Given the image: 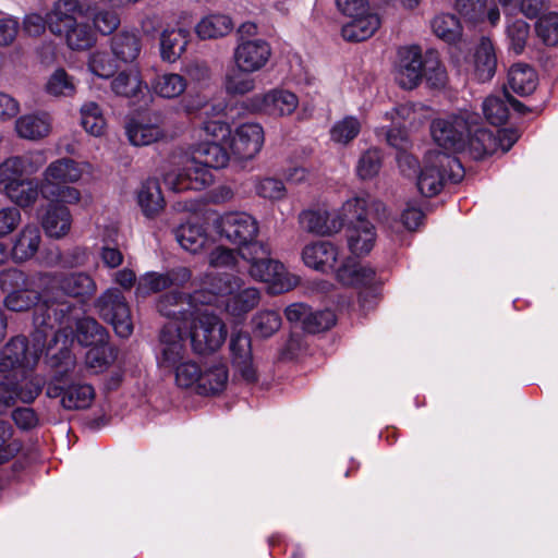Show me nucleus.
Wrapping results in <instances>:
<instances>
[{
  "mask_svg": "<svg viewBox=\"0 0 558 558\" xmlns=\"http://www.w3.org/2000/svg\"><path fill=\"white\" fill-rule=\"evenodd\" d=\"M430 133L448 155L465 150L472 158L482 159L496 148L493 133L483 126L477 113L469 110L435 119Z\"/></svg>",
  "mask_w": 558,
  "mask_h": 558,
  "instance_id": "nucleus-1",
  "label": "nucleus"
},
{
  "mask_svg": "<svg viewBox=\"0 0 558 558\" xmlns=\"http://www.w3.org/2000/svg\"><path fill=\"white\" fill-rule=\"evenodd\" d=\"M192 157L183 169H172L165 173L163 182L169 190L182 192L202 190L213 182L210 168H225L230 160V149L216 142H198L192 145Z\"/></svg>",
  "mask_w": 558,
  "mask_h": 558,
  "instance_id": "nucleus-2",
  "label": "nucleus"
},
{
  "mask_svg": "<svg viewBox=\"0 0 558 558\" xmlns=\"http://www.w3.org/2000/svg\"><path fill=\"white\" fill-rule=\"evenodd\" d=\"M51 279L45 272L33 275L11 268L1 272L0 287L5 296L3 306L11 312H27L41 303L48 312H52L51 300L47 283Z\"/></svg>",
  "mask_w": 558,
  "mask_h": 558,
  "instance_id": "nucleus-3",
  "label": "nucleus"
},
{
  "mask_svg": "<svg viewBox=\"0 0 558 558\" xmlns=\"http://www.w3.org/2000/svg\"><path fill=\"white\" fill-rule=\"evenodd\" d=\"M88 168V163L69 157L51 161L41 173L40 195L48 202L80 203L81 192L71 184L78 182Z\"/></svg>",
  "mask_w": 558,
  "mask_h": 558,
  "instance_id": "nucleus-4",
  "label": "nucleus"
},
{
  "mask_svg": "<svg viewBox=\"0 0 558 558\" xmlns=\"http://www.w3.org/2000/svg\"><path fill=\"white\" fill-rule=\"evenodd\" d=\"M267 243H255L241 253L247 263V272L255 281L267 284L270 294H281L291 291L300 283V277L290 272L278 259H274Z\"/></svg>",
  "mask_w": 558,
  "mask_h": 558,
  "instance_id": "nucleus-5",
  "label": "nucleus"
},
{
  "mask_svg": "<svg viewBox=\"0 0 558 558\" xmlns=\"http://www.w3.org/2000/svg\"><path fill=\"white\" fill-rule=\"evenodd\" d=\"M210 292L223 298V307L230 316L242 318L260 302L258 288L247 284L235 275L216 276L209 282Z\"/></svg>",
  "mask_w": 558,
  "mask_h": 558,
  "instance_id": "nucleus-6",
  "label": "nucleus"
},
{
  "mask_svg": "<svg viewBox=\"0 0 558 558\" xmlns=\"http://www.w3.org/2000/svg\"><path fill=\"white\" fill-rule=\"evenodd\" d=\"M51 279L47 283L53 316H64L68 313L80 312L81 308L65 300L66 296L85 298L92 296L97 289L94 279L85 272L52 274L45 272Z\"/></svg>",
  "mask_w": 558,
  "mask_h": 558,
  "instance_id": "nucleus-7",
  "label": "nucleus"
},
{
  "mask_svg": "<svg viewBox=\"0 0 558 558\" xmlns=\"http://www.w3.org/2000/svg\"><path fill=\"white\" fill-rule=\"evenodd\" d=\"M34 337L33 344L24 337H15L3 347L0 351V379L17 378L35 367L45 345L46 329L38 330Z\"/></svg>",
  "mask_w": 558,
  "mask_h": 558,
  "instance_id": "nucleus-8",
  "label": "nucleus"
},
{
  "mask_svg": "<svg viewBox=\"0 0 558 558\" xmlns=\"http://www.w3.org/2000/svg\"><path fill=\"white\" fill-rule=\"evenodd\" d=\"M78 9L76 0H58L48 14V26L58 35H64L73 50H85L95 43L94 33L83 24H77L74 14Z\"/></svg>",
  "mask_w": 558,
  "mask_h": 558,
  "instance_id": "nucleus-9",
  "label": "nucleus"
},
{
  "mask_svg": "<svg viewBox=\"0 0 558 558\" xmlns=\"http://www.w3.org/2000/svg\"><path fill=\"white\" fill-rule=\"evenodd\" d=\"M463 177L459 160L446 153L428 151L417 177V189L427 197L438 194L446 178L458 182Z\"/></svg>",
  "mask_w": 558,
  "mask_h": 558,
  "instance_id": "nucleus-10",
  "label": "nucleus"
},
{
  "mask_svg": "<svg viewBox=\"0 0 558 558\" xmlns=\"http://www.w3.org/2000/svg\"><path fill=\"white\" fill-rule=\"evenodd\" d=\"M54 320L60 325H64L62 330L54 333V341L58 343L63 338L60 351L63 356L69 360L68 364H73L70 356L68 347L73 341L70 338L73 333V326L76 328V339L82 345H96L105 341L106 335L102 327L90 317H80V312L68 313L64 316H57Z\"/></svg>",
  "mask_w": 558,
  "mask_h": 558,
  "instance_id": "nucleus-11",
  "label": "nucleus"
},
{
  "mask_svg": "<svg viewBox=\"0 0 558 558\" xmlns=\"http://www.w3.org/2000/svg\"><path fill=\"white\" fill-rule=\"evenodd\" d=\"M189 317L190 339L195 352H214L221 347L227 337V329L218 316L195 310Z\"/></svg>",
  "mask_w": 558,
  "mask_h": 558,
  "instance_id": "nucleus-12",
  "label": "nucleus"
},
{
  "mask_svg": "<svg viewBox=\"0 0 558 558\" xmlns=\"http://www.w3.org/2000/svg\"><path fill=\"white\" fill-rule=\"evenodd\" d=\"M217 229L221 236L238 245L242 251L255 243L258 234L257 220L246 213H227L217 220Z\"/></svg>",
  "mask_w": 558,
  "mask_h": 558,
  "instance_id": "nucleus-13",
  "label": "nucleus"
},
{
  "mask_svg": "<svg viewBox=\"0 0 558 558\" xmlns=\"http://www.w3.org/2000/svg\"><path fill=\"white\" fill-rule=\"evenodd\" d=\"M298 107L299 97L293 92L281 87L271 88L247 99V108L252 112L271 118L289 117Z\"/></svg>",
  "mask_w": 558,
  "mask_h": 558,
  "instance_id": "nucleus-14",
  "label": "nucleus"
},
{
  "mask_svg": "<svg viewBox=\"0 0 558 558\" xmlns=\"http://www.w3.org/2000/svg\"><path fill=\"white\" fill-rule=\"evenodd\" d=\"M101 317L109 322L116 333L128 338L133 331L131 313L123 294L118 289H108L97 300Z\"/></svg>",
  "mask_w": 558,
  "mask_h": 558,
  "instance_id": "nucleus-15",
  "label": "nucleus"
},
{
  "mask_svg": "<svg viewBox=\"0 0 558 558\" xmlns=\"http://www.w3.org/2000/svg\"><path fill=\"white\" fill-rule=\"evenodd\" d=\"M48 398H60V405L68 411L85 410L95 399V390L88 384H66L62 378L54 377L46 388Z\"/></svg>",
  "mask_w": 558,
  "mask_h": 558,
  "instance_id": "nucleus-16",
  "label": "nucleus"
},
{
  "mask_svg": "<svg viewBox=\"0 0 558 558\" xmlns=\"http://www.w3.org/2000/svg\"><path fill=\"white\" fill-rule=\"evenodd\" d=\"M43 384L41 378L28 372L19 375L17 378L0 379V413L16 401L33 402L39 396Z\"/></svg>",
  "mask_w": 558,
  "mask_h": 558,
  "instance_id": "nucleus-17",
  "label": "nucleus"
},
{
  "mask_svg": "<svg viewBox=\"0 0 558 558\" xmlns=\"http://www.w3.org/2000/svg\"><path fill=\"white\" fill-rule=\"evenodd\" d=\"M47 157L44 150H33L21 156H11L0 163V192L9 185L32 175L46 163Z\"/></svg>",
  "mask_w": 558,
  "mask_h": 558,
  "instance_id": "nucleus-18",
  "label": "nucleus"
},
{
  "mask_svg": "<svg viewBox=\"0 0 558 558\" xmlns=\"http://www.w3.org/2000/svg\"><path fill=\"white\" fill-rule=\"evenodd\" d=\"M264 141L263 126L259 123L245 122L231 132L228 148L234 158L248 160L260 151Z\"/></svg>",
  "mask_w": 558,
  "mask_h": 558,
  "instance_id": "nucleus-19",
  "label": "nucleus"
},
{
  "mask_svg": "<svg viewBox=\"0 0 558 558\" xmlns=\"http://www.w3.org/2000/svg\"><path fill=\"white\" fill-rule=\"evenodd\" d=\"M191 278L192 272L186 267H177L167 272L148 271L137 280L135 292L138 298H146L172 287L181 288Z\"/></svg>",
  "mask_w": 558,
  "mask_h": 558,
  "instance_id": "nucleus-20",
  "label": "nucleus"
},
{
  "mask_svg": "<svg viewBox=\"0 0 558 558\" xmlns=\"http://www.w3.org/2000/svg\"><path fill=\"white\" fill-rule=\"evenodd\" d=\"M271 48L260 38L240 39L234 52L235 66L241 72H257L269 61Z\"/></svg>",
  "mask_w": 558,
  "mask_h": 558,
  "instance_id": "nucleus-21",
  "label": "nucleus"
},
{
  "mask_svg": "<svg viewBox=\"0 0 558 558\" xmlns=\"http://www.w3.org/2000/svg\"><path fill=\"white\" fill-rule=\"evenodd\" d=\"M186 354L181 327L174 322L167 324L160 333V349L157 362L160 367L175 368L185 362Z\"/></svg>",
  "mask_w": 558,
  "mask_h": 558,
  "instance_id": "nucleus-22",
  "label": "nucleus"
},
{
  "mask_svg": "<svg viewBox=\"0 0 558 558\" xmlns=\"http://www.w3.org/2000/svg\"><path fill=\"white\" fill-rule=\"evenodd\" d=\"M301 258L308 268L328 274L340 263V248L330 241H314L302 248Z\"/></svg>",
  "mask_w": 558,
  "mask_h": 558,
  "instance_id": "nucleus-23",
  "label": "nucleus"
},
{
  "mask_svg": "<svg viewBox=\"0 0 558 558\" xmlns=\"http://www.w3.org/2000/svg\"><path fill=\"white\" fill-rule=\"evenodd\" d=\"M398 56L396 78L402 88L412 89L423 78L424 56L417 46L403 47Z\"/></svg>",
  "mask_w": 558,
  "mask_h": 558,
  "instance_id": "nucleus-24",
  "label": "nucleus"
},
{
  "mask_svg": "<svg viewBox=\"0 0 558 558\" xmlns=\"http://www.w3.org/2000/svg\"><path fill=\"white\" fill-rule=\"evenodd\" d=\"M300 223L307 232L329 236L342 229L343 218L337 209L316 208L302 211Z\"/></svg>",
  "mask_w": 558,
  "mask_h": 558,
  "instance_id": "nucleus-25",
  "label": "nucleus"
},
{
  "mask_svg": "<svg viewBox=\"0 0 558 558\" xmlns=\"http://www.w3.org/2000/svg\"><path fill=\"white\" fill-rule=\"evenodd\" d=\"M231 360L235 372L247 383L257 379L253 363L252 341L246 332H234L230 339Z\"/></svg>",
  "mask_w": 558,
  "mask_h": 558,
  "instance_id": "nucleus-26",
  "label": "nucleus"
},
{
  "mask_svg": "<svg viewBox=\"0 0 558 558\" xmlns=\"http://www.w3.org/2000/svg\"><path fill=\"white\" fill-rule=\"evenodd\" d=\"M345 238L350 252L355 256H363L373 250L377 233L372 222L367 219H359L347 226Z\"/></svg>",
  "mask_w": 558,
  "mask_h": 558,
  "instance_id": "nucleus-27",
  "label": "nucleus"
},
{
  "mask_svg": "<svg viewBox=\"0 0 558 558\" xmlns=\"http://www.w3.org/2000/svg\"><path fill=\"white\" fill-rule=\"evenodd\" d=\"M135 197L141 213L147 219L158 217L166 207V201L159 181L155 178L144 180L137 187Z\"/></svg>",
  "mask_w": 558,
  "mask_h": 558,
  "instance_id": "nucleus-28",
  "label": "nucleus"
},
{
  "mask_svg": "<svg viewBox=\"0 0 558 558\" xmlns=\"http://www.w3.org/2000/svg\"><path fill=\"white\" fill-rule=\"evenodd\" d=\"M41 226L49 238L65 236L72 226V215L63 202H49L41 217Z\"/></svg>",
  "mask_w": 558,
  "mask_h": 558,
  "instance_id": "nucleus-29",
  "label": "nucleus"
},
{
  "mask_svg": "<svg viewBox=\"0 0 558 558\" xmlns=\"http://www.w3.org/2000/svg\"><path fill=\"white\" fill-rule=\"evenodd\" d=\"M52 130V119L47 112H32L21 116L15 121L16 134L27 141L47 137Z\"/></svg>",
  "mask_w": 558,
  "mask_h": 558,
  "instance_id": "nucleus-30",
  "label": "nucleus"
},
{
  "mask_svg": "<svg viewBox=\"0 0 558 558\" xmlns=\"http://www.w3.org/2000/svg\"><path fill=\"white\" fill-rule=\"evenodd\" d=\"M196 300H198V293L194 295H183L178 291H172L163 294L158 300L157 310L161 315L179 324L178 320H186L190 313L196 310L192 304Z\"/></svg>",
  "mask_w": 558,
  "mask_h": 558,
  "instance_id": "nucleus-31",
  "label": "nucleus"
},
{
  "mask_svg": "<svg viewBox=\"0 0 558 558\" xmlns=\"http://www.w3.org/2000/svg\"><path fill=\"white\" fill-rule=\"evenodd\" d=\"M368 210L373 211L381 221L386 214V206L380 201L371 199L368 195L364 194L347 199L338 211L343 218V223L347 222L348 226L351 221L366 219L365 215Z\"/></svg>",
  "mask_w": 558,
  "mask_h": 558,
  "instance_id": "nucleus-32",
  "label": "nucleus"
},
{
  "mask_svg": "<svg viewBox=\"0 0 558 558\" xmlns=\"http://www.w3.org/2000/svg\"><path fill=\"white\" fill-rule=\"evenodd\" d=\"M228 378V368L222 361H208L203 365L197 392L199 395L218 393L226 388Z\"/></svg>",
  "mask_w": 558,
  "mask_h": 558,
  "instance_id": "nucleus-33",
  "label": "nucleus"
},
{
  "mask_svg": "<svg viewBox=\"0 0 558 558\" xmlns=\"http://www.w3.org/2000/svg\"><path fill=\"white\" fill-rule=\"evenodd\" d=\"M41 243L39 228L34 225H26L16 234L12 245V256L16 262L31 259L38 251Z\"/></svg>",
  "mask_w": 558,
  "mask_h": 558,
  "instance_id": "nucleus-34",
  "label": "nucleus"
},
{
  "mask_svg": "<svg viewBox=\"0 0 558 558\" xmlns=\"http://www.w3.org/2000/svg\"><path fill=\"white\" fill-rule=\"evenodd\" d=\"M352 21L342 26L341 35L348 41H362L372 37L380 25L377 14L366 11L360 16H351Z\"/></svg>",
  "mask_w": 558,
  "mask_h": 558,
  "instance_id": "nucleus-35",
  "label": "nucleus"
},
{
  "mask_svg": "<svg viewBox=\"0 0 558 558\" xmlns=\"http://www.w3.org/2000/svg\"><path fill=\"white\" fill-rule=\"evenodd\" d=\"M189 44V32L184 28H165L159 38L160 57L173 63L185 51Z\"/></svg>",
  "mask_w": 558,
  "mask_h": 558,
  "instance_id": "nucleus-36",
  "label": "nucleus"
},
{
  "mask_svg": "<svg viewBox=\"0 0 558 558\" xmlns=\"http://www.w3.org/2000/svg\"><path fill=\"white\" fill-rule=\"evenodd\" d=\"M125 133L134 146H147L165 136L160 125L146 119H133L125 125Z\"/></svg>",
  "mask_w": 558,
  "mask_h": 558,
  "instance_id": "nucleus-37",
  "label": "nucleus"
},
{
  "mask_svg": "<svg viewBox=\"0 0 558 558\" xmlns=\"http://www.w3.org/2000/svg\"><path fill=\"white\" fill-rule=\"evenodd\" d=\"M497 68L494 46L488 38H482L473 56V74L480 82L490 80Z\"/></svg>",
  "mask_w": 558,
  "mask_h": 558,
  "instance_id": "nucleus-38",
  "label": "nucleus"
},
{
  "mask_svg": "<svg viewBox=\"0 0 558 558\" xmlns=\"http://www.w3.org/2000/svg\"><path fill=\"white\" fill-rule=\"evenodd\" d=\"M332 272H335L336 279L343 286L364 284L374 278L373 269L361 265L350 257L342 259Z\"/></svg>",
  "mask_w": 558,
  "mask_h": 558,
  "instance_id": "nucleus-39",
  "label": "nucleus"
},
{
  "mask_svg": "<svg viewBox=\"0 0 558 558\" xmlns=\"http://www.w3.org/2000/svg\"><path fill=\"white\" fill-rule=\"evenodd\" d=\"M234 23L229 15L209 14L203 17L195 26V33L201 39H217L229 35Z\"/></svg>",
  "mask_w": 558,
  "mask_h": 558,
  "instance_id": "nucleus-40",
  "label": "nucleus"
},
{
  "mask_svg": "<svg viewBox=\"0 0 558 558\" xmlns=\"http://www.w3.org/2000/svg\"><path fill=\"white\" fill-rule=\"evenodd\" d=\"M187 87L186 78L178 73H162L150 82L151 92L163 99L180 97Z\"/></svg>",
  "mask_w": 558,
  "mask_h": 558,
  "instance_id": "nucleus-41",
  "label": "nucleus"
},
{
  "mask_svg": "<svg viewBox=\"0 0 558 558\" xmlns=\"http://www.w3.org/2000/svg\"><path fill=\"white\" fill-rule=\"evenodd\" d=\"M13 203L20 207H29L40 194V182L35 179L23 178L2 191Z\"/></svg>",
  "mask_w": 558,
  "mask_h": 558,
  "instance_id": "nucleus-42",
  "label": "nucleus"
},
{
  "mask_svg": "<svg viewBox=\"0 0 558 558\" xmlns=\"http://www.w3.org/2000/svg\"><path fill=\"white\" fill-rule=\"evenodd\" d=\"M537 74L531 66L522 63L513 64L508 74L509 87L520 96L532 94L537 86Z\"/></svg>",
  "mask_w": 558,
  "mask_h": 558,
  "instance_id": "nucleus-43",
  "label": "nucleus"
},
{
  "mask_svg": "<svg viewBox=\"0 0 558 558\" xmlns=\"http://www.w3.org/2000/svg\"><path fill=\"white\" fill-rule=\"evenodd\" d=\"M143 87L141 72L135 66L119 72L111 81L112 92L122 97H135L143 90Z\"/></svg>",
  "mask_w": 558,
  "mask_h": 558,
  "instance_id": "nucleus-44",
  "label": "nucleus"
},
{
  "mask_svg": "<svg viewBox=\"0 0 558 558\" xmlns=\"http://www.w3.org/2000/svg\"><path fill=\"white\" fill-rule=\"evenodd\" d=\"M174 233L181 247L192 254L201 252L208 241L204 228L196 223H182Z\"/></svg>",
  "mask_w": 558,
  "mask_h": 558,
  "instance_id": "nucleus-45",
  "label": "nucleus"
},
{
  "mask_svg": "<svg viewBox=\"0 0 558 558\" xmlns=\"http://www.w3.org/2000/svg\"><path fill=\"white\" fill-rule=\"evenodd\" d=\"M423 77L433 88H442L448 82V74L435 50H428L424 54Z\"/></svg>",
  "mask_w": 558,
  "mask_h": 558,
  "instance_id": "nucleus-46",
  "label": "nucleus"
},
{
  "mask_svg": "<svg viewBox=\"0 0 558 558\" xmlns=\"http://www.w3.org/2000/svg\"><path fill=\"white\" fill-rule=\"evenodd\" d=\"M117 359V350L105 341L93 345L86 353V366L94 373L106 371Z\"/></svg>",
  "mask_w": 558,
  "mask_h": 558,
  "instance_id": "nucleus-47",
  "label": "nucleus"
},
{
  "mask_svg": "<svg viewBox=\"0 0 558 558\" xmlns=\"http://www.w3.org/2000/svg\"><path fill=\"white\" fill-rule=\"evenodd\" d=\"M361 121L353 117L348 116L336 121L330 131V140L338 145H348L351 143L361 132Z\"/></svg>",
  "mask_w": 558,
  "mask_h": 558,
  "instance_id": "nucleus-48",
  "label": "nucleus"
},
{
  "mask_svg": "<svg viewBox=\"0 0 558 558\" xmlns=\"http://www.w3.org/2000/svg\"><path fill=\"white\" fill-rule=\"evenodd\" d=\"M231 132L228 123L220 120H208L194 130V137L198 142H223L229 145Z\"/></svg>",
  "mask_w": 558,
  "mask_h": 558,
  "instance_id": "nucleus-49",
  "label": "nucleus"
},
{
  "mask_svg": "<svg viewBox=\"0 0 558 558\" xmlns=\"http://www.w3.org/2000/svg\"><path fill=\"white\" fill-rule=\"evenodd\" d=\"M45 92L56 98L72 97L76 92V83L65 70L57 69L47 80Z\"/></svg>",
  "mask_w": 558,
  "mask_h": 558,
  "instance_id": "nucleus-50",
  "label": "nucleus"
},
{
  "mask_svg": "<svg viewBox=\"0 0 558 558\" xmlns=\"http://www.w3.org/2000/svg\"><path fill=\"white\" fill-rule=\"evenodd\" d=\"M423 217L424 215L422 210L415 205L409 203L401 214L400 221L390 220L386 213L385 216H383L381 222L385 223L392 232L399 233L401 232L402 227L410 231L415 230L422 223Z\"/></svg>",
  "mask_w": 558,
  "mask_h": 558,
  "instance_id": "nucleus-51",
  "label": "nucleus"
},
{
  "mask_svg": "<svg viewBox=\"0 0 558 558\" xmlns=\"http://www.w3.org/2000/svg\"><path fill=\"white\" fill-rule=\"evenodd\" d=\"M432 28L437 37L450 44L461 37V25L451 14L436 16L432 22Z\"/></svg>",
  "mask_w": 558,
  "mask_h": 558,
  "instance_id": "nucleus-52",
  "label": "nucleus"
},
{
  "mask_svg": "<svg viewBox=\"0 0 558 558\" xmlns=\"http://www.w3.org/2000/svg\"><path fill=\"white\" fill-rule=\"evenodd\" d=\"M140 50V40L134 34L122 33L113 38L112 51L117 58L124 62L135 60Z\"/></svg>",
  "mask_w": 558,
  "mask_h": 558,
  "instance_id": "nucleus-53",
  "label": "nucleus"
},
{
  "mask_svg": "<svg viewBox=\"0 0 558 558\" xmlns=\"http://www.w3.org/2000/svg\"><path fill=\"white\" fill-rule=\"evenodd\" d=\"M82 125L86 132L100 136L105 132L106 120L96 102H87L81 108Z\"/></svg>",
  "mask_w": 558,
  "mask_h": 558,
  "instance_id": "nucleus-54",
  "label": "nucleus"
},
{
  "mask_svg": "<svg viewBox=\"0 0 558 558\" xmlns=\"http://www.w3.org/2000/svg\"><path fill=\"white\" fill-rule=\"evenodd\" d=\"M253 332L257 337L268 338L281 327V317L275 311H260L252 319Z\"/></svg>",
  "mask_w": 558,
  "mask_h": 558,
  "instance_id": "nucleus-55",
  "label": "nucleus"
},
{
  "mask_svg": "<svg viewBox=\"0 0 558 558\" xmlns=\"http://www.w3.org/2000/svg\"><path fill=\"white\" fill-rule=\"evenodd\" d=\"M381 163V151L377 148H369L360 156L356 165V173L362 180L372 179L379 173Z\"/></svg>",
  "mask_w": 558,
  "mask_h": 558,
  "instance_id": "nucleus-56",
  "label": "nucleus"
},
{
  "mask_svg": "<svg viewBox=\"0 0 558 558\" xmlns=\"http://www.w3.org/2000/svg\"><path fill=\"white\" fill-rule=\"evenodd\" d=\"M248 72L234 70L227 74L225 87L232 95H244L255 89V78L247 75Z\"/></svg>",
  "mask_w": 558,
  "mask_h": 558,
  "instance_id": "nucleus-57",
  "label": "nucleus"
},
{
  "mask_svg": "<svg viewBox=\"0 0 558 558\" xmlns=\"http://www.w3.org/2000/svg\"><path fill=\"white\" fill-rule=\"evenodd\" d=\"M175 383L181 388H192L197 390L203 365L199 366L195 362L185 361L180 363L175 368Z\"/></svg>",
  "mask_w": 558,
  "mask_h": 558,
  "instance_id": "nucleus-58",
  "label": "nucleus"
},
{
  "mask_svg": "<svg viewBox=\"0 0 558 558\" xmlns=\"http://www.w3.org/2000/svg\"><path fill=\"white\" fill-rule=\"evenodd\" d=\"M483 111L487 121L495 125L505 123L509 114L505 100L496 96H489L484 100Z\"/></svg>",
  "mask_w": 558,
  "mask_h": 558,
  "instance_id": "nucleus-59",
  "label": "nucleus"
},
{
  "mask_svg": "<svg viewBox=\"0 0 558 558\" xmlns=\"http://www.w3.org/2000/svg\"><path fill=\"white\" fill-rule=\"evenodd\" d=\"M537 36L548 46L558 44V14L549 13L536 23Z\"/></svg>",
  "mask_w": 558,
  "mask_h": 558,
  "instance_id": "nucleus-60",
  "label": "nucleus"
},
{
  "mask_svg": "<svg viewBox=\"0 0 558 558\" xmlns=\"http://www.w3.org/2000/svg\"><path fill=\"white\" fill-rule=\"evenodd\" d=\"M487 0H457L458 12L469 22L477 23L484 20Z\"/></svg>",
  "mask_w": 558,
  "mask_h": 558,
  "instance_id": "nucleus-61",
  "label": "nucleus"
},
{
  "mask_svg": "<svg viewBox=\"0 0 558 558\" xmlns=\"http://www.w3.org/2000/svg\"><path fill=\"white\" fill-rule=\"evenodd\" d=\"M336 323V315L330 310L312 312L310 311L308 317L305 320V328L307 332H320L331 328Z\"/></svg>",
  "mask_w": 558,
  "mask_h": 558,
  "instance_id": "nucleus-62",
  "label": "nucleus"
},
{
  "mask_svg": "<svg viewBox=\"0 0 558 558\" xmlns=\"http://www.w3.org/2000/svg\"><path fill=\"white\" fill-rule=\"evenodd\" d=\"M530 27L529 24L522 20L514 21L508 26V37L510 40V48L517 53H521L525 47L529 38Z\"/></svg>",
  "mask_w": 558,
  "mask_h": 558,
  "instance_id": "nucleus-63",
  "label": "nucleus"
},
{
  "mask_svg": "<svg viewBox=\"0 0 558 558\" xmlns=\"http://www.w3.org/2000/svg\"><path fill=\"white\" fill-rule=\"evenodd\" d=\"M208 264L214 268H234L238 264V253L226 246H217L209 253Z\"/></svg>",
  "mask_w": 558,
  "mask_h": 558,
  "instance_id": "nucleus-64",
  "label": "nucleus"
}]
</instances>
